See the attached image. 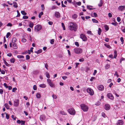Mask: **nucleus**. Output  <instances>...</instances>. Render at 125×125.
I'll list each match as a JSON object with an SVG mask.
<instances>
[{
	"label": "nucleus",
	"mask_w": 125,
	"mask_h": 125,
	"mask_svg": "<svg viewBox=\"0 0 125 125\" xmlns=\"http://www.w3.org/2000/svg\"><path fill=\"white\" fill-rule=\"evenodd\" d=\"M13 6L15 8H16L18 7L17 4L16 2H13Z\"/></svg>",
	"instance_id": "b1692460"
},
{
	"label": "nucleus",
	"mask_w": 125,
	"mask_h": 125,
	"mask_svg": "<svg viewBox=\"0 0 125 125\" xmlns=\"http://www.w3.org/2000/svg\"><path fill=\"white\" fill-rule=\"evenodd\" d=\"M6 117L7 119H8L9 118V115L7 114H6Z\"/></svg>",
	"instance_id": "052dcab7"
},
{
	"label": "nucleus",
	"mask_w": 125,
	"mask_h": 125,
	"mask_svg": "<svg viewBox=\"0 0 125 125\" xmlns=\"http://www.w3.org/2000/svg\"><path fill=\"white\" fill-rule=\"evenodd\" d=\"M62 26V27L63 28V30H65V26H64V23L63 22H62L61 23Z\"/></svg>",
	"instance_id": "c9c22d12"
},
{
	"label": "nucleus",
	"mask_w": 125,
	"mask_h": 125,
	"mask_svg": "<svg viewBox=\"0 0 125 125\" xmlns=\"http://www.w3.org/2000/svg\"><path fill=\"white\" fill-rule=\"evenodd\" d=\"M10 62L12 63H14L15 61V59L14 58H11L10 60Z\"/></svg>",
	"instance_id": "2f4dec72"
},
{
	"label": "nucleus",
	"mask_w": 125,
	"mask_h": 125,
	"mask_svg": "<svg viewBox=\"0 0 125 125\" xmlns=\"http://www.w3.org/2000/svg\"><path fill=\"white\" fill-rule=\"evenodd\" d=\"M77 15L76 14H74L72 16V17L73 19H76L77 17Z\"/></svg>",
	"instance_id": "72a5a7b5"
},
{
	"label": "nucleus",
	"mask_w": 125,
	"mask_h": 125,
	"mask_svg": "<svg viewBox=\"0 0 125 125\" xmlns=\"http://www.w3.org/2000/svg\"><path fill=\"white\" fill-rule=\"evenodd\" d=\"M4 85L6 88H8V86L6 83H4Z\"/></svg>",
	"instance_id": "13d9d810"
},
{
	"label": "nucleus",
	"mask_w": 125,
	"mask_h": 125,
	"mask_svg": "<svg viewBox=\"0 0 125 125\" xmlns=\"http://www.w3.org/2000/svg\"><path fill=\"white\" fill-rule=\"evenodd\" d=\"M102 115L104 118H106V115L105 114L104 112L102 113Z\"/></svg>",
	"instance_id": "37998d69"
},
{
	"label": "nucleus",
	"mask_w": 125,
	"mask_h": 125,
	"mask_svg": "<svg viewBox=\"0 0 125 125\" xmlns=\"http://www.w3.org/2000/svg\"><path fill=\"white\" fill-rule=\"evenodd\" d=\"M57 8V7L55 5L53 6L51 8V10H53L54 9H56Z\"/></svg>",
	"instance_id": "7c9ffc66"
},
{
	"label": "nucleus",
	"mask_w": 125,
	"mask_h": 125,
	"mask_svg": "<svg viewBox=\"0 0 125 125\" xmlns=\"http://www.w3.org/2000/svg\"><path fill=\"white\" fill-rule=\"evenodd\" d=\"M42 29V27L41 25L38 24L36 25L34 27L35 31L37 32L41 30Z\"/></svg>",
	"instance_id": "20e7f679"
},
{
	"label": "nucleus",
	"mask_w": 125,
	"mask_h": 125,
	"mask_svg": "<svg viewBox=\"0 0 125 125\" xmlns=\"http://www.w3.org/2000/svg\"><path fill=\"white\" fill-rule=\"evenodd\" d=\"M46 85L45 84H42L40 85L39 86L41 88H44L46 87Z\"/></svg>",
	"instance_id": "f3484780"
},
{
	"label": "nucleus",
	"mask_w": 125,
	"mask_h": 125,
	"mask_svg": "<svg viewBox=\"0 0 125 125\" xmlns=\"http://www.w3.org/2000/svg\"><path fill=\"white\" fill-rule=\"evenodd\" d=\"M24 56L23 55H18L17 56V57L19 59L23 58Z\"/></svg>",
	"instance_id": "473e14b6"
},
{
	"label": "nucleus",
	"mask_w": 125,
	"mask_h": 125,
	"mask_svg": "<svg viewBox=\"0 0 125 125\" xmlns=\"http://www.w3.org/2000/svg\"><path fill=\"white\" fill-rule=\"evenodd\" d=\"M114 58H116L117 56V51L116 50L114 52Z\"/></svg>",
	"instance_id": "c756f323"
},
{
	"label": "nucleus",
	"mask_w": 125,
	"mask_h": 125,
	"mask_svg": "<svg viewBox=\"0 0 125 125\" xmlns=\"http://www.w3.org/2000/svg\"><path fill=\"white\" fill-rule=\"evenodd\" d=\"M68 111L69 113L71 115H74L75 113V111L73 108L69 109Z\"/></svg>",
	"instance_id": "423d86ee"
},
{
	"label": "nucleus",
	"mask_w": 125,
	"mask_h": 125,
	"mask_svg": "<svg viewBox=\"0 0 125 125\" xmlns=\"http://www.w3.org/2000/svg\"><path fill=\"white\" fill-rule=\"evenodd\" d=\"M101 31H102L100 28H99L98 31V34L99 35H101Z\"/></svg>",
	"instance_id": "393cba45"
},
{
	"label": "nucleus",
	"mask_w": 125,
	"mask_h": 125,
	"mask_svg": "<svg viewBox=\"0 0 125 125\" xmlns=\"http://www.w3.org/2000/svg\"><path fill=\"white\" fill-rule=\"evenodd\" d=\"M55 16L57 17H59L60 16V14L58 12H56L55 13Z\"/></svg>",
	"instance_id": "dca6fc26"
},
{
	"label": "nucleus",
	"mask_w": 125,
	"mask_h": 125,
	"mask_svg": "<svg viewBox=\"0 0 125 125\" xmlns=\"http://www.w3.org/2000/svg\"><path fill=\"white\" fill-rule=\"evenodd\" d=\"M124 123L123 121L121 120H119L117 123V125H122Z\"/></svg>",
	"instance_id": "4468645a"
},
{
	"label": "nucleus",
	"mask_w": 125,
	"mask_h": 125,
	"mask_svg": "<svg viewBox=\"0 0 125 125\" xmlns=\"http://www.w3.org/2000/svg\"><path fill=\"white\" fill-rule=\"evenodd\" d=\"M28 17L27 16H24L23 17V18L24 19H28Z\"/></svg>",
	"instance_id": "4d7b16f0"
},
{
	"label": "nucleus",
	"mask_w": 125,
	"mask_h": 125,
	"mask_svg": "<svg viewBox=\"0 0 125 125\" xmlns=\"http://www.w3.org/2000/svg\"><path fill=\"white\" fill-rule=\"evenodd\" d=\"M25 121H21V125H24L25 123Z\"/></svg>",
	"instance_id": "680f3d73"
},
{
	"label": "nucleus",
	"mask_w": 125,
	"mask_h": 125,
	"mask_svg": "<svg viewBox=\"0 0 125 125\" xmlns=\"http://www.w3.org/2000/svg\"><path fill=\"white\" fill-rule=\"evenodd\" d=\"M107 95L108 97L111 100H113L114 99V97L112 94L111 93H109Z\"/></svg>",
	"instance_id": "9d476101"
},
{
	"label": "nucleus",
	"mask_w": 125,
	"mask_h": 125,
	"mask_svg": "<svg viewBox=\"0 0 125 125\" xmlns=\"http://www.w3.org/2000/svg\"><path fill=\"white\" fill-rule=\"evenodd\" d=\"M92 21L93 23H97L98 22V21L97 20H96L95 19H92Z\"/></svg>",
	"instance_id": "5701e85b"
},
{
	"label": "nucleus",
	"mask_w": 125,
	"mask_h": 125,
	"mask_svg": "<svg viewBox=\"0 0 125 125\" xmlns=\"http://www.w3.org/2000/svg\"><path fill=\"white\" fill-rule=\"evenodd\" d=\"M87 92L89 93L91 95H92L94 94V92L93 90L90 88H88L87 89Z\"/></svg>",
	"instance_id": "1a4fd4ad"
},
{
	"label": "nucleus",
	"mask_w": 125,
	"mask_h": 125,
	"mask_svg": "<svg viewBox=\"0 0 125 125\" xmlns=\"http://www.w3.org/2000/svg\"><path fill=\"white\" fill-rule=\"evenodd\" d=\"M21 13L23 15H26L27 14V13L25 12L24 11H21Z\"/></svg>",
	"instance_id": "4c0bfd02"
},
{
	"label": "nucleus",
	"mask_w": 125,
	"mask_h": 125,
	"mask_svg": "<svg viewBox=\"0 0 125 125\" xmlns=\"http://www.w3.org/2000/svg\"><path fill=\"white\" fill-rule=\"evenodd\" d=\"M42 49H40L37 51H35V53L37 54H39L42 52Z\"/></svg>",
	"instance_id": "4be33fe9"
},
{
	"label": "nucleus",
	"mask_w": 125,
	"mask_h": 125,
	"mask_svg": "<svg viewBox=\"0 0 125 125\" xmlns=\"http://www.w3.org/2000/svg\"><path fill=\"white\" fill-rule=\"evenodd\" d=\"M17 90V88H16V87L12 89V92H15V91L16 90Z\"/></svg>",
	"instance_id": "3c124183"
},
{
	"label": "nucleus",
	"mask_w": 125,
	"mask_h": 125,
	"mask_svg": "<svg viewBox=\"0 0 125 125\" xmlns=\"http://www.w3.org/2000/svg\"><path fill=\"white\" fill-rule=\"evenodd\" d=\"M26 58L27 60H29L30 59V56L28 55H27L26 56Z\"/></svg>",
	"instance_id": "603ef678"
},
{
	"label": "nucleus",
	"mask_w": 125,
	"mask_h": 125,
	"mask_svg": "<svg viewBox=\"0 0 125 125\" xmlns=\"http://www.w3.org/2000/svg\"><path fill=\"white\" fill-rule=\"evenodd\" d=\"M104 45L105 46H106L108 48L111 49V47L110 46V45H109L107 44H104Z\"/></svg>",
	"instance_id": "c85d7f7f"
},
{
	"label": "nucleus",
	"mask_w": 125,
	"mask_h": 125,
	"mask_svg": "<svg viewBox=\"0 0 125 125\" xmlns=\"http://www.w3.org/2000/svg\"><path fill=\"white\" fill-rule=\"evenodd\" d=\"M103 1L102 0H100V3L98 4V6L100 7H101L102 6L103 4Z\"/></svg>",
	"instance_id": "6ab92c4d"
},
{
	"label": "nucleus",
	"mask_w": 125,
	"mask_h": 125,
	"mask_svg": "<svg viewBox=\"0 0 125 125\" xmlns=\"http://www.w3.org/2000/svg\"><path fill=\"white\" fill-rule=\"evenodd\" d=\"M110 65L108 64H107L105 66V68L107 70L110 67Z\"/></svg>",
	"instance_id": "aec40b11"
},
{
	"label": "nucleus",
	"mask_w": 125,
	"mask_h": 125,
	"mask_svg": "<svg viewBox=\"0 0 125 125\" xmlns=\"http://www.w3.org/2000/svg\"><path fill=\"white\" fill-rule=\"evenodd\" d=\"M43 14V12H41L40 13L39 15V18H41V16Z\"/></svg>",
	"instance_id": "a18cd8bd"
},
{
	"label": "nucleus",
	"mask_w": 125,
	"mask_h": 125,
	"mask_svg": "<svg viewBox=\"0 0 125 125\" xmlns=\"http://www.w3.org/2000/svg\"><path fill=\"white\" fill-rule=\"evenodd\" d=\"M4 106L7 109H9V107L8 104H4Z\"/></svg>",
	"instance_id": "cd10ccee"
},
{
	"label": "nucleus",
	"mask_w": 125,
	"mask_h": 125,
	"mask_svg": "<svg viewBox=\"0 0 125 125\" xmlns=\"http://www.w3.org/2000/svg\"><path fill=\"white\" fill-rule=\"evenodd\" d=\"M13 48L14 49H16L17 48V46L16 43H13Z\"/></svg>",
	"instance_id": "a211bd4d"
},
{
	"label": "nucleus",
	"mask_w": 125,
	"mask_h": 125,
	"mask_svg": "<svg viewBox=\"0 0 125 125\" xmlns=\"http://www.w3.org/2000/svg\"><path fill=\"white\" fill-rule=\"evenodd\" d=\"M117 21L118 22H119L121 20L120 17H117Z\"/></svg>",
	"instance_id": "6e6d98bb"
},
{
	"label": "nucleus",
	"mask_w": 125,
	"mask_h": 125,
	"mask_svg": "<svg viewBox=\"0 0 125 125\" xmlns=\"http://www.w3.org/2000/svg\"><path fill=\"white\" fill-rule=\"evenodd\" d=\"M90 7H92V6H89V5H87V8L88 9H90V10H93V8H90Z\"/></svg>",
	"instance_id": "de8ad7c7"
},
{
	"label": "nucleus",
	"mask_w": 125,
	"mask_h": 125,
	"mask_svg": "<svg viewBox=\"0 0 125 125\" xmlns=\"http://www.w3.org/2000/svg\"><path fill=\"white\" fill-rule=\"evenodd\" d=\"M118 9L119 10L122 11L124 10L125 9V6H120L118 8Z\"/></svg>",
	"instance_id": "2eb2a0df"
},
{
	"label": "nucleus",
	"mask_w": 125,
	"mask_h": 125,
	"mask_svg": "<svg viewBox=\"0 0 125 125\" xmlns=\"http://www.w3.org/2000/svg\"><path fill=\"white\" fill-rule=\"evenodd\" d=\"M54 39H51L50 40V43L52 44H53L54 43Z\"/></svg>",
	"instance_id": "a19ab883"
},
{
	"label": "nucleus",
	"mask_w": 125,
	"mask_h": 125,
	"mask_svg": "<svg viewBox=\"0 0 125 125\" xmlns=\"http://www.w3.org/2000/svg\"><path fill=\"white\" fill-rule=\"evenodd\" d=\"M7 26H11L12 24L11 23H8L7 25Z\"/></svg>",
	"instance_id": "e2e57ef3"
},
{
	"label": "nucleus",
	"mask_w": 125,
	"mask_h": 125,
	"mask_svg": "<svg viewBox=\"0 0 125 125\" xmlns=\"http://www.w3.org/2000/svg\"><path fill=\"white\" fill-rule=\"evenodd\" d=\"M80 38L82 39L83 41H85L87 40V37L84 34H81Z\"/></svg>",
	"instance_id": "6e6552de"
},
{
	"label": "nucleus",
	"mask_w": 125,
	"mask_h": 125,
	"mask_svg": "<svg viewBox=\"0 0 125 125\" xmlns=\"http://www.w3.org/2000/svg\"><path fill=\"white\" fill-rule=\"evenodd\" d=\"M81 109L84 112H86L88 110V107L86 105L84 104H82L80 105Z\"/></svg>",
	"instance_id": "f03ea898"
},
{
	"label": "nucleus",
	"mask_w": 125,
	"mask_h": 125,
	"mask_svg": "<svg viewBox=\"0 0 125 125\" xmlns=\"http://www.w3.org/2000/svg\"><path fill=\"white\" fill-rule=\"evenodd\" d=\"M120 39L121 42H122V44H123L124 43V40L123 39V38L121 37L120 38Z\"/></svg>",
	"instance_id": "79ce46f5"
},
{
	"label": "nucleus",
	"mask_w": 125,
	"mask_h": 125,
	"mask_svg": "<svg viewBox=\"0 0 125 125\" xmlns=\"http://www.w3.org/2000/svg\"><path fill=\"white\" fill-rule=\"evenodd\" d=\"M62 78L64 80H65L67 78V77L66 76H63L62 77Z\"/></svg>",
	"instance_id": "338daca9"
},
{
	"label": "nucleus",
	"mask_w": 125,
	"mask_h": 125,
	"mask_svg": "<svg viewBox=\"0 0 125 125\" xmlns=\"http://www.w3.org/2000/svg\"><path fill=\"white\" fill-rule=\"evenodd\" d=\"M52 97L54 99H56L57 98V96L56 95L54 94L52 95Z\"/></svg>",
	"instance_id": "69168bd1"
},
{
	"label": "nucleus",
	"mask_w": 125,
	"mask_h": 125,
	"mask_svg": "<svg viewBox=\"0 0 125 125\" xmlns=\"http://www.w3.org/2000/svg\"><path fill=\"white\" fill-rule=\"evenodd\" d=\"M17 17H19L20 16V14L18 10H17Z\"/></svg>",
	"instance_id": "bf43d9fd"
},
{
	"label": "nucleus",
	"mask_w": 125,
	"mask_h": 125,
	"mask_svg": "<svg viewBox=\"0 0 125 125\" xmlns=\"http://www.w3.org/2000/svg\"><path fill=\"white\" fill-rule=\"evenodd\" d=\"M19 100L18 99H15L13 102V105L15 107L18 106L19 104Z\"/></svg>",
	"instance_id": "39448f33"
},
{
	"label": "nucleus",
	"mask_w": 125,
	"mask_h": 125,
	"mask_svg": "<svg viewBox=\"0 0 125 125\" xmlns=\"http://www.w3.org/2000/svg\"><path fill=\"white\" fill-rule=\"evenodd\" d=\"M26 40L24 38H23L21 39V41L22 42H26Z\"/></svg>",
	"instance_id": "f704fd0d"
},
{
	"label": "nucleus",
	"mask_w": 125,
	"mask_h": 125,
	"mask_svg": "<svg viewBox=\"0 0 125 125\" xmlns=\"http://www.w3.org/2000/svg\"><path fill=\"white\" fill-rule=\"evenodd\" d=\"M36 96V97L38 98H39L41 97V95L39 93L37 94Z\"/></svg>",
	"instance_id": "e433bc0d"
},
{
	"label": "nucleus",
	"mask_w": 125,
	"mask_h": 125,
	"mask_svg": "<svg viewBox=\"0 0 125 125\" xmlns=\"http://www.w3.org/2000/svg\"><path fill=\"white\" fill-rule=\"evenodd\" d=\"M17 39L15 38H13L12 39V42L13 43H15L16 42Z\"/></svg>",
	"instance_id": "412c9836"
},
{
	"label": "nucleus",
	"mask_w": 125,
	"mask_h": 125,
	"mask_svg": "<svg viewBox=\"0 0 125 125\" xmlns=\"http://www.w3.org/2000/svg\"><path fill=\"white\" fill-rule=\"evenodd\" d=\"M114 75L117 76V77H118L119 76V75H118V73L117 71L115 72Z\"/></svg>",
	"instance_id": "c03bdc74"
},
{
	"label": "nucleus",
	"mask_w": 125,
	"mask_h": 125,
	"mask_svg": "<svg viewBox=\"0 0 125 125\" xmlns=\"http://www.w3.org/2000/svg\"><path fill=\"white\" fill-rule=\"evenodd\" d=\"M75 52L77 54L81 53L83 52L82 50L80 48H76L74 49Z\"/></svg>",
	"instance_id": "7ed1b4c3"
},
{
	"label": "nucleus",
	"mask_w": 125,
	"mask_h": 125,
	"mask_svg": "<svg viewBox=\"0 0 125 125\" xmlns=\"http://www.w3.org/2000/svg\"><path fill=\"white\" fill-rule=\"evenodd\" d=\"M60 113L62 115H66V114L64 112V111H60Z\"/></svg>",
	"instance_id": "ea45409f"
},
{
	"label": "nucleus",
	"mask_w": 125,
	"mask_h": 125,
	"mask_svg": "<svg viewBox=\"0 0 125 125\" xmlns=\"http://www.w3.org/2000/svg\"><path fill=\"white\" fill-rule=\"evenodd\" d=\"M40 118L41 121L44 120L46 118V116L44 115H42L40 116Z\"/></svg>",
	"instance_id": "9b49d317"
},
{
	"label": "nucleus",
	"mask_w": 125,
	"mask_h": 125,
	"mask_svg": "<svg viewBox=\"0 0 125 125\" xmlns=\"http://www.w3.org/2000/svg\"><path fill=\"white\" fill-rule=\"evenodd\" d=\"M79 61L80 62H83L84 61V59L83 58H82L79 59Z\"/></svg>",
	"instance_id": "0e129e2a"
},
{
	"label": "nucleus",
	"mask_w": 125,
	"mask_h": 125,
	"mask_svg": "<svg viewBox=\"0 0 125 125\" xmlns=\"http://www.w3.org/2000/svg\"><path fill=\"white\" fill-rule=\"evenodd\" d=\"M108 15L109 17L110 18L112 16V14L110 13H108Z\"/></svg>",
	"instance_id": "774afa93"
},
{
	"label": "nucleus",
	"mask_w": 125,
	"mask_h": 125,
	"mask_svg": "<svg viewBox=\"0 0 125 125\" xmlns=\"http://www.w3.org/2000/svg\"><path fill=\"white\" fill-rule=\"evenodd\" d=\"M33 25H34V24L33 23H31L29 24V26L30 27H31V28H32L33 27Z\"/></svg>",
	"instance_id": "58836bf2"
},
{
	"label": "nucleus",
	"mask_w": 125,
	"mask_h": 125,
	"mask_svg": "<svg viewBox=\"0 0 125 125\" xmlns=\"http://www.w3.org/2000/svg\"><path fill=\"white\" fill-rule=\"evenodd\" d=\"M95 79V77H92L90 79V81L92 82Z\"/></svg>",
	"instance_id": "09e8293b"
},
{
	"label": "nucleus",
	"mask_w": 125,
	"mask_h": 125,
	"mask_svg": "<svg viewBox=\"0 0 125 125\" xmlns=\"http://www.w3.org/2000/svg\"><path fill=\"white\" fill-rule=\"evenodd\" d=\"M10 35V32H8L7 33L6 35V38H8L9 37V36Z\"/></svg>",
	"instance_id": "49530a36"
},
{
	"label": "nucleus",
	"mask_w": 125,
	"mask_h": 125,
	"mask_svg": "<svg viewBox=\"0 0 125 125\" xmlns=\"http://www.w3.org/2000/svg\"><path fill=\"white\" fill-rule=\"evenodd\" d=\"M76 3L78 5L80 6L81 4V2L80 1H79L78 2H76Z\"/></svg>",
	"instance_id": "864d4df0"
},
{
	"label": "nucleus",
	"mask_w": 125,
	"mask_h": 125,
	"mask_svg": "<svg viewBox=\"0 0 125 125\" xmlns=\"http://www.w3.org/2000/svg\"><path fill=\"white\" fill-rule=\"evenodd\" d=\"M47 81L48 84L51 87L53 88L54 87V84L51 80L49 79H48L47 80Z\"/></svg>",
	"instance_id": "0eeeda50"
},
{
	"label": "nucleus",
	"mask_w": 125,
	"mask_h": 125,
	"mask_svg": "<svg viewBox=\"0 0 125 125\" xmlns=\"http://www.w3.org/2000/svg\"><path fill=\"white\" fill-rule=\"evenodd\" d=\"M110 108V105L107 104H105L104 106V109L107 110H109Z\"/></svg>",
	"instance_id": "f8f14e48"
},
{
	"label": "nucleus",
	"mask_w": 125,
	"mask_h": 125,
	"mask_svg": "<svg viewBox=\"0 0 125 125\" xmlns=\"http://www.w3.org/2000/svg\"><path fill=\"white\" fill-rule=\"evenodd\" d=\"M111 24L112 25H113L115 26H116L117 25V23L116 22H113L111 23Z\"/></svg>",
	"instance_id": "8fccbe9b"
},
{
	"label": "nucleus",
	"mask_w": 125,
	"mask_h": 125,
	"mask_svg": "<svg viewBox=\"0 0 125 125\" xmlns=\"http://www.w3.org/2000/svg\"><path fill=\"white\" fill-rule=\"evenodd\" d=\"M98 89L100 91L103 90L104 89V86L102 85H100L97 87Z\"/></svg>",
	"instance_id": "ddd939ff"
},
{
	"label": "nucleus",
	"mask_w": 125,
	"mask_h": 125,
	"mask_svg": "<svg viewBox=\"0 0 125 125\" xmlns=\"http://www.w3.org/2000/svg\"><path fill=\"white\" fill-rule=\"evenodd\" d=\"M68 28L70 30L75 31L77 29V25L75 22H71L69 24Z\"/></svg>",
	"instance_id": "f257e3e1"
},
{
	"label": "nucleus",
	"mask_w": 125,
	"mask_h": 125,
	"mask_svg": "<svg viewBox=\"0 0 125 125\" xmlns=\"http://www.w3.org/2000/svg\"><path fill=\"white\" fill-rule=\"evenodd\" d=\"M4 63L6 66H9L10 65V64H9L6 61H5Z\"/></svg>",
	"instance_id": "5fc2aeb1"
},
{
	"label": "nucleus",
	"mask_w": 125,
	"mask_h": 125,
	"mask_svg": "<svg viewBox=\"0 0 125 125\" xmlns=\"http://www.w3.org/2000/svg\"><path fill=\"white\" fill-rule=\"evenodd\" d=\"M104 27L105 30L106 31H108L109 29V28L108 25H104Z\"/></svg>",
	"instance_id": "bb28decb"
},
{
	"label": "nucleus",
	"mask_w": 125,
	"mask_h": 125,
	"mask_svg": "<svg viewBox=\"0 0 125 125\" xmlns=\"http://www.w3.org/2000/svg\"><path fill=\"white\" fill-rule=\"evenodd\" d=\"M46 76L48 78H49L50 77V75L49 73L47 72H46L45 73Z\"/></svg>",
	"instance_id": "a878e982"
}]
</instances>
